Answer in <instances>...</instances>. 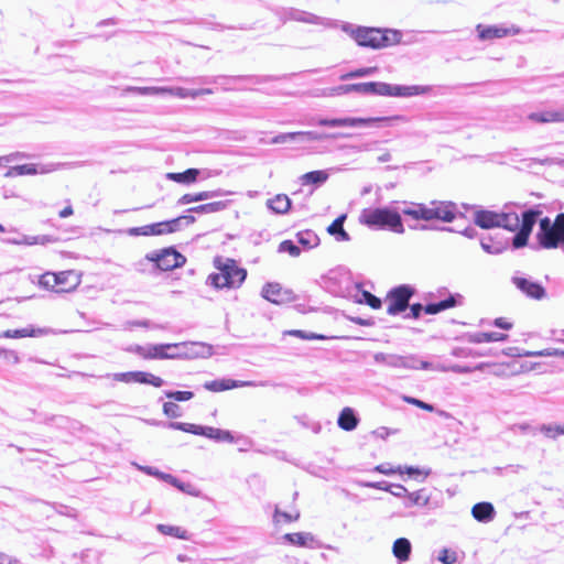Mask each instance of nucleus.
<instances>
[{"label":"nucleus","instance_id":"1","mask_svg":"<svg viewBox=\"0 0 564 564\" xmlns=\"http://www.w3.org/2000/svg\"><path fill=\"white\" fill-rule=\"evenodd\" d=\"M541 215L542 210L535 207L524 210L520 218L512 206L506 205L500 212L477 209L474 213V223L482 229L503 228L516 232L512 237V247L520 249L527 246L532 229Z\"/></svg>","mask_w":564,"mask_h":564},{"label":"nucleus","instance_id":"2","mask_svg":"<svg viewBox=\"0 0 564 564\" xmlns=\"http://www.w3.org/2000/svg\"><path fill=\"white\" fill-rule=\"evenodd\" d=\"M341 30L362 47L380 50L401 43L402 33L394 29L358 26L344 23Z\"/></svg>","mask_w":564,"mask_h":564},{"label":"nucleus","instance_id":"3","mask_svg":"<svg viewBox=\"0 0 564 564\" xmlns=\"http://www.w3.org/2000/svg\"><path fill=\"white\" fill-rule=\"evenodd\" d=\"M359 223L372 230L388 229L395 234L405 230L400 213L391 207L365 208L359 215Z\"/></svg>","mask_w":564,"mask_h":564},{"label":"nucleus","instance_id":"4","mask_svg":"<svg viewBox=\"0 0 564 564\" xmlns=\"http://www.w3.org/2000/svg\"><path fill=\"white\" fill-rule=\"evenodd\" d=\"M214 265L218 272L209 274L206 282L215 289L239 288L247 278V271L239 268L234 259L216 257Z\"/></svg>","mask_w":564,"mask_h":564},{"label":"nucleus","instance_id":"5","mask_svg":"<svg viewBox=\"0 0 564 564\" xmlns=\"http://www.w3.org/2000/svg\"><path fill=\"white\" fill-rule=\"evenodd\" d=\"M392 120L405 121L403 116L393 117H370V118H358V117H344V118H312L308 122L311 126L340 128V127H373L383 122H390Z\"/></svg>","mask_w":564,"mask_h":564},{"label":"nucleus","instance_id":"6","mask_svg":"<svg viewBox=\"0 0 564 564\" xmlns=\"http://www.w3.org/2000/svg\"><path fill=\"white\" fill-rule=\"evenodd\" d=\"M178 344H149L145 346L135 345L129 350L139 355L144 359H176V358H194L198 357V351H177L169 352L170 349L182 348Z\"/></svg>","mask_w":564,"mask_h":564},{"label":"nucleus","instance_id":"7","mask_svg":"<svg viewBox=\"0 0 564 564\" xmlns=\"http://www.w3.org/2000/svg\"><path fill=\"white\" fill-rule=\"evenodd\" d=\"M377 364H383L391 368H404V369H423L429 370L432 368V364L426 360H421L415 355L401 356L395 354L377 352L373 356Z\"/></svg>","mask_w":564,"mask_h":564},{"label":"nucleus","instance_id":"8","mask_svg":"<svg viewBox=\"0 0 564 564\" xmlns=\"http://www.w3.org/2000/svg\"><path fill=\"white\" fill-rule=\"evenodd\" d=\"M430 86H404V85H392L381 82H372L371 95L378 96H392V97H412L419 95H425L430 93Z\"/></svg>","mask_w":564,"mask_h":564},{"label":"nucleus","instance_id":"9","mask_svg":"<svg viewBox=\"0 0 564 564\" xmlns=\"http://www.w3.org/2000/svg\"><path fill=\"white\" fill-rule=\"evenodd\" d=\"M145 259L154 263V268L161 271H171L185 264L186 258L174 248H165L160 252L153 251Z\"/></svg>","mask_w":564,"mask_h":564},{"label":"nucleus","instance_id":"10","mask_svg":"<svg viewBox=\"0 0 564 564\" xmlns=\"http://www.w3.org/2000/svg\"><path fill=\"white\" fill-rule=\"evenodd\" d=\"M414 293V288L409 284H401L390 290L387 295L389 302L387 313L395 316L404 312L409 307L410 300Z\"/></svg>","mask_w":564,"mask_h":564},{"label":"nucleus","instance_id":"11","mask_svg":"<svg viewBox=\"0 0 564 564\" xmlns=\"http://www.w3.org/2000/svg\"><path fill=\"white\" fill-rule=\"evenodd\" d=\"M536 238L540 246L545 249L556 248L561 241L563 242L562 229L557 225V217L554 223L549 217L541 218Z\"/></svg>","mask_w":564,"mask_h":564},{"label":"nucleus","instance_id":"12","mask_svg":"<svg viewBox=\"0 0 564 564\" xmlns=\"http://www.w3.org/2000/svg\"><path fill=\"white\" fill-rule=\"evenodd\" d=\"M261 295L267 301L276 305L291 303L295 300L292 290L284 289L280 283L276 282L265 283L262 288Z\"/></svg>","mask_w":564,"mask_h":564},{"label":"nucleus","instance_id":"13","mask_svg":"<svg viewBox=\"0 0 564 564\" xmlns=\"http://www.w3.org/2000/svg\"><path fill=\"white\" fill-rule=\"evenodd\" d=\"M61 163H48V164H21L11 166L6 173L7 177L21 176V175H35L46 174L57 171L62 167Z\"/></svg>","mask_w":564,"mask_h":564},{"label":"nucleus","instance_id":"14","mask_svg":"<svg viewBox=\"0 0 564 564\" xmlns=\"http://www.w3.org/2000/svg\"><path fill=\"white\" fill-rule=\"evenodd\" d=\"M476 30L478 32V37L481 41H488V40H494V39H502V37L511 36V35H518L521 32L520 28L517 25H513V24L510 26L478 24L476 26Z\"/></svg>","mask_w":564,"mask_h":564},{"label":"nucleus","instance_id":"15","mask_svg":"<svg viewBox=\"0 0 564 564\" xmlns=\"http://www.w3.org/2000/svg\"><path fill=\"white\" fill-rule=\"evenodd\" d=\"M116 381L131 383H144L151 384L153 387L160 388L164 384V380L160 377H156L150 372L145 371H128V372H118L112 375Z\"/></svg>","mask_w":564,"mask_h":564},{"label":"nucleus","instance_id":"16","mask_svg":"<svg viewBox=\"0 0 564 564\" xmlns=\"http://www.w3.org/2000/svg\"><path fill=\"white\" fill-rule=\"evenodd\" d=\"M283 20L284 21H297V22H303V23H308V24L323 25V26H326V28H330V26L334 25L333 21L327 19V18L318 17V15L313 14L311 12L299 10V9H294V8H289V9L284 10V12H283Z\"/></svg>","mask_w":564,"mask_h":564},{"label":"nucleus","instance_id":"17","mask_svg":"<svg viewBox=\"0 0 564 564\" xmlns=\"http://www.w3.org/2000/svg\"><path fill=\"white\" fill-rule=\"evenodd\" d=\"M332 292L343 297L352 296L356 302L365 303L375 310L380 308L382 305V302L379 297L368 291L361 290L358 284H355L351 288L347 286L345 291L332 290Z\"/></svg>","mask_w":564,"mask_h":564},{"label":"nucleus","instance_id":"18","mask_svg":"<svg viewBox=\"0 0 564 564\" xmlns=\"http://www.w3.org/2000/svg\"><path fill=\"white\" fill-rule=\"evenodd\" d=\"M283 540L296 546L308 549L326 547L328 550L337 551V547L333 545L324 546L311 532L285 533L283 535Z\"/></svg>","mask_w":564,"mask_h":564},{"label":"nucleus","instance_id":"19","mask_svg":"<svg viewBox=\"0 0 564 564\" xmlns=\"http://www.w3.org/2000/svg\"><path fill=\"white\" fill-rule=\"evenodd\" d=\"M511 280L516 288L530 299L542 300L546 295V291L542 284L528 278L513 275Z\"/></svg>","mask_w":564,"mask_h":564},{"label":"nucleus","instance_id":"20","mask_svg":"<svg viewBox=\"0 0 564 564\" xmlns=\"http://www.w3.org/2000/svg\"><path fill=\"white\" fill-rule=\"evenodd\" d=\"M432 220L452 223L457 215V207L452 202L432 200Z\"/></svg>","mask_w":564,"mask_h":564},{"label":"nucleus","instance_id":"21","mask_svg":"<svg viewBox=\"0 0 564 564\" xmlns=\"http://www.w3.org/2000/svg\"><path fill=\"white\" fill-rule=\"evenodd\" d=\"M175 221L166 220L160 221L151 225H145L142 227H135L130 230L132 235H142V236H160L164 234L174 232L173 224Z\"/></svg>","mask_w":564,"mask_h":564},{"label":"nucleus","instance_id":"22","mask_svg":"<svg viewBox=\"0 0 564 564\" xmlns=\"http://www.w3.org/2000/svg\"><path fill=\"white\" fill-rule=\"evenodd\" d=\"M167 426L173 430H178L195 435H202L210 440H214L215 432L217 430L216 427L212 426H203L184 422H171L167 424Z\"/></svg>","mask_w":564,"mask_h":564},{"label":"nucleus","instance_id":"23","mask_svg":"<svg viewBox=\"0 0 564 564\" xmlns=\"http://www.w3.org/2000/svg\"><path fill=\"white\" fill-rule=\"evenodd\" d=\"M528 119L536 123L564 122V108L531 112Z\"/></svg>","mask_w":564,"mask_h":564},{"label":"nucleus","instance_id":"24","mask_svg":"<svg viewBox=\"0 0 564 564\" xmlns=\"http://www.w3.org/2000/svg\"><path fill=\"white\" fill-rule=\"evenodd\" d=\"M256 386L252 381H238L232 379H218L213 381H207L204 383V388L208 391L213 392H220L230 390L234 388H241V387H251Z\"/></svg>","mask_w":564,"mask_h":564},{"label":"nucleus","instance_id":"25","mask_svg":"<svg viewBox=\"0 0 564 564\" xmlns=\"http://www.w3.org/2000/svg\"><path fill=\"white\" fill-rule=\"evenodd\" d=\"M463 296L460 294H449L445 300L435 303H429L424 306V312L430 315L437 314L445 310L460 305Z\"/></svg>","mask_w":564,"mask_h":564},{"label":"nucleus","instance_id":"26","mask_svg":"<svg viewBox=\"0 0 564 564\" xmlns=\"http://www.w3.org/2000/svg\"><path fill=\"white\" fill-rule=\"evenodd\" d=\"M231 194L230 192L224 191V189H215V191H204L195 194H184L182 197L178 198L177 205L183 206L196 202H203L207 200L214 197H220L225 195Z\"/></svg>","mask_w":564,"mask_h":564},{"label":"nucleus","instance_id":"27","mask_svg":"<svg viewBox=\"0 0 564 564\" xmlns=\"http://www.w3.org/2000/svg\"><path fill=\"white\" fill-rule=\"evenodd\" d=\"M471 516L478 522L488 523L494 520L496 510L491 502L482 501L474 505Z\"/></svg>","mask_w":564,"mask_h":564},{"label":"nucleus","instance_id":"28","mask_svg":"<svg viewBox=\"0 0 564 564\" xmlns=\"http://www.w3.org/2000/svg\"><path fill=\"white\" fill-rule=\"evenodd\" d=\"M402 214L405 216H410L416 220H432V204H415L412 203L409 207L402 209Z\"/></svg>","mask_w":564,"mask_h":564},{"label":"nucleus","instance_id":"29","mask_svg":"<svg viewBox=\"0 0 564 564\" xmlns=\"http://www.w3.org/2000/svg\"><path fill=\"white\" fill-rule=\"evenodd\" d=\"M338 426L347 432L354 431L359 424V417L352 408H344L337 419Z\"/></svg>","mask_w":564,"mask_h":564},{"label":"nucleus","instance_id":"30","mask_svg":"<svg viewBox=\"0 0 564 564\" xmlns=\"http://www.w3.org/2000/svg\"><path fill=\"white\" fill-rule=\"evenodd\" d=\"M296 141H322L326 139L350 138V133H323L317 131H296Z\"/></svg>","mask_w":564,"mask_h":564},{"label":"nucleus","instance_id":"31","mask_svg":"<svg viewBox=\"0 0 564 564\" xmlns=\"http://www.w3.org/2000/svg\"><path fill=\"white\" fill-rule=\"evenodd\" d=\"M431 496L425 488L419 489L413 492H409L403 500V506L405 508H412L414 506L417 507H427L430 505Z\"/></svg>","mask_w":564,"mask_h":564},{"label":"nucleus","instance_id":"32","mask_svg":"<svg viewBox=\"0 0 564 564\" xmlns=\"http://www.w3.org/2000/svg\"><path fill=\"white\" fill-rule=\"evenodd\" d=\"M292 202L285 194H278L267 200V207L274 214L284 215L291 209Z\"/></svg>","mask_w":564,"mask_h":564},{"label":"nucleus","instance_id":"33","mask_svg":"<svg viewBox=\"0 0 564 564\" xmlns=\"http://www.w3.org/2000/svg\"><path fill=\"white\" fill-rule=\"evenodd\" d=\"M347 218L346 214L338 216L328 227L327 232L335 237L337 241H349L350 236L344 229V223Z\"/></svg>","mask_w":564,"mask_h":564},{"label":"nucleus","instance_id":"34","mask_svg":"<svg viewBox=\"0 0 564 564\" xmlns=\"http://www.w3.org/2000/svg\"><path fill=\"white\" fill-rule=\"evenodd\" d=\"M8 243L11 245H25V246H33V245H46L48 242L53 241V238L51 236L42 235V236H28V235H20L18 238H9L6 240Z\"/></svg>","mask_w":564,"mask_h":564},{"label":"nucleus","instance_id":"35","mask_svg":"<svg viewBox=\"0 0 564 564\" xmlns=\"http://www.w3.org/2000/svg\"><path fill=\"white\" fill-rule=\"evenodd\" d=\"M166 94L176 96L178 98H197L203 95H212L213 90L209 88H202V89H187L183 87H165Z\"/></svg>","mask_w":564,"mask_h":564},{"label":"nucleus","instance_id":"36","mask_svg":"<svg viewBox=\"0 0 564 564\" xmlns=\"http://www.w3.org/2000/svg\"><path fill=\"white\" fill-rule=\"evenodd\" d=\"M412 551L411 542L406 538H399L393 542L392 553L399 562H406Z\"/></svg>","mask_w":564,"mask_h":564},{"label":"nucleus","instance_id":"37","mask_svg":"<svg viewBox=\"0 0 564 564\" xmlns=\"http://www.w3.org/2000/svg\"><path fill=\"white\" fill-rule=\"evenodd\" d=\"M508 338L507 334L498 332H480L469 336V341L475 344L503 341Z\"/></svg>","mask_w":564,"mask_h":564},{"label":"nucleus","instance_id":"38","mask_svg":"<svg viewBox=\"0 0 564 564\" xmlns=\"http://www.w3.org/2000/svg\"><path fill=\"white\" fill-rule=\"evenodd\" d=\"M200 171L198 169L191 167L181 173H167L166 177L176 183L191 184L197 180Z\"/></svg>","mask_w":564,"mask_h":564},{"label":"nucleus","instance_id":"39","mask_svg":"<svg viewBox=\"0 0 564 564\" xmlns=\"http://www.w3.org/2000/svg\"><path fill=\"white\" fill-rule=\"evenodd\" d=\"M486 364L480 362L477 366L469 367V366H463V365H452V366H444V365H437L433 366L430 370H438L443 372L452 371L455 373H470L474 370H482L485 368Z\"/></svg>","mask_w":564,"mask_h":564},{"label":"nucleus","instance_id":"40","mask_svg":"<svg viewBox=\"0 0 564 564\" xmlns=\"http://www.w3.org/2000/svg\"><path fill=\"white\" fill-rule=\"evenodd\" d=\"M227 207V203L226 202H212V203H206V204H202V205H198V206H195V207H191L187 209V213H194V214H213V213H218V212H221L224 209H226Z\"/></svg>","mask_w":564,"mask_h":564},{"label":"nucleus","instance_id":"41","mask_svg":"<svg viewBox=\"0 0 564 564\" xmlns=\"http://www.w3.org/2000/svg\"><path fill=\"white\" fill-rule=\"evenodd\" d=\"M328 173L324 170L312 171L303 174L301 181L303 185L314 184L323 185L328 180Z\"/></svg>","mask_w":564,"mask_h":564},{"label":"nucleus","instance_id":"42","mask_svg":"<svg viewBox=\"0 0 564 564\" xmlns=\"http://www.w3.org/2000/svg\"><path fill=\"white\" fill-rule=\"evenodd\" d=\"M297 242L304 248L312 249L318 246L319 238L313 230H303L296 234Z\"/></svg>","mask_w":564,"mask_h":564},{"label":"nucleus","instance_id":"43","mask_svg":"<svg viewBox=\"0 0 564 564\" xmlns=\"http://www.w3.org/2000/svg\"><path fill=\"white\" fill-rule=\"evenodd\" d=\"M156 529L160 533L165 534V535L175 536L181 540L189 539V533L185 529H182L181 527L169 525V524H158Z\"/></svg>","mask_w":564,"mask_h":564},{"label":"nucleus","instance_id":"44","mask_svg":"<svg viewBox=\"0 0 564 564\" xmlns=\"http://www.w3.org/2000/svg\"><path fill=\"white\" fill-rule=\"evenodd\" d=\"M539 431L544 434L547 438L556 440L558 436L564 435V423L563 424H542Z\"/></svg>","mask_w":564,"mask_h":564},{"label":"nucleus","instance_id":"45","mask_svg":"<svg viewBox=\"0 0 564 564\" xmlns=\"http://www.w3.org/2000/svg\"><path fill=\"white\" fill-rule=\"evenodd\" d=\"M127 93H133L141 96H156V95H166L165 87H134L129 86L126 89Z\"/></svg>","mask_w":564,"mask_h":564},{"label":"nucleus","instance_id":"46","mask_svg":"<svg viewBox=\"0 0 564 564\" xmlns=\"http://www.w3.org/2000/svg\"><path fill=\"white\" fill-rule=\"evenodd\" d=\"M55 275H61L57 282V289L56 292H67L72 288H74L77 284V281H74V283L67 285L69 278H75V274L73 271H62L58 273H55Z\"/></svg>","mask_w":564,"mask_h":564},{"label":"nucleus","instance_id":"47","mask_svg":"<svg viewBox=\"0 0 564 564\" xmlns=\"http://www.w3.org/2000/svg\"><path fill=\"white\" fill-rule=\"evenodd\" d=\"M180 345L183 346V347L182 348H177V349H170L169 352H177V351L193 352V351H198L199 352L198 356H204L205 350L208 352L209 349H210V347H207L206 345L198 344V343H191V344L182 343Z\"/></svg>","mask_w":564,"mask_h":564},{"label":"nucleus","instance_id":"48","mask_svg":"<svg viewBox=\"0 0 564 564\" xmlns=\"http://www.w3.org/2000/svg\"><path fill=\"white\" fill-rule=\"evenodd\" d=\"M59 278H61V275H55V273H53V272H46L40 276L39 284H40V286H42L46 290H52V291L56 292V289H57L56 280H58Z\"/></svg>","mask_w":564,"mask_h":564},{"label":"nucleus","instance_id":"49","mask_svg":"<svg viewBox=\"0 0 564 564\" xmlns=\"http://www.w3.org/2000/svg\"><path fill=\"white\" fill-rule=\"evenodd\" d=\"M36 333H42L41 329L35 330L33 328H21V329H8L3 333V337L6 338H22V337H33Z\"/></svg>","mask_w":564,"mask_h":564},{"label":"nucleus","instance_id":"50","mask_svg":"<svg viewBox=\"0 0 564 564\" xmlns=\"http://www.w3.org/2000/svg\"><path fill=\"white\" fill-rule=\"evenodd\" d=\"M525 357H564V349L546 348L538 351H525L522 354Z\"/></svg>","mask_w":564,"mask_h":564},{"label":"nucleus","instance_id":"51","mask_svg":"<svg viewBox=\"0 0 564 564\" xmlns=\"http://www.w3.org/2000/svg\"><path fill=\"white\" fill-rule=\"evenodd\" d=\"M377 68L376 67H362V68H358V69H355V70H351L347 74H344L340 76V79L341 80H347V79H350V78H361V77H367V76H371L376 73Z\"/></svg>","mask_w":564,"mask_h":564},{"label":"nucleus","instance_id":"52","mask_svg":"<svg viewBox=\"0 0 564 564\" xmlns=\"http://www.w3.org/2000/svg\"><path fill=\"white\" fill-rule=\"evenodd\" d=\"M284 335L294 336L304 340H313V339H325V336L312 333V332H305L301 329H291L285 330Z\"/></svg>","mask_w":564,"mask_h":564},{"label":"nucleus","instance_id":"53","mask_svg":"<svg viewBox=\"0 0 564 564\" xmlns=\"http://www.w3.org/2000/svg\"><path fill=\"white\" fill-rule=\"evenodd\" d=\"M279 252H286L292 257H299L301 254V249L292 240H283L279 245Z\"/></svg>","mask_w":564,"mask_h":564},{"label":"nucleus","instance_id":"54","mask_svg":"<svg viewBox=\"0 0 564 564\" xmlns=\"http://www.w3.org/2000/svg\"><path fill=\"white\" fill-rule=\"evenodd\" d=\"M164 395L167 399H171V400H174V401H178V402H183V401L191 400L194 397V393L192 391H171V390H167V391H164Z\"/></svg>","mask_w":564,"mask_h":564},{"label":"nucleus","instance_id":"55","mask_svg":"<svg viewBox=\"0 0 564 564\" xmlns=\"http://www.w3.org/2000/svg\"><path fill=\"white\" fill-rule=\"evenodd\" d=\"M510 431L513 434H522V435H524V434L535 435V433H536V429L528 423L513 424L510 426Z\"/></svg>","mask_w":564,"mask_h":564},{"label":"nucleus","instance_id":"56","mask_svg":"<svg viewBox=\"0 0 564 564\" xmlns=\"http://www.w3.org/2000/svg\"><path fill=\"white\" fill-rule=\"evenodd\" d=\"M437 558L443 564H454L457 561V553L448 549H442Z\"/></svg>","mask_w":564,"mask_h":564},{"label":"nucleus","instance_id":"57","mask_svg":"<svg viewBox=\"0 0 564 564\" xmlns=\"http://www.w3.org/2000/svg\"><path fill=\"white\" fill-rule=\"evenodd\" d=\"M195 217L193 215H183L177 218L172 219L171 221H175L173 224L174 232L180 230L183 226H188L195 223Z\"/></svg>","mask_w":564,"mask_h":564},{"label":"nucleus","instance_id":"58","mask_svg":"<svg viewBox=\"0 0 564 564\" xmlns=\"http://www.w3.org/2000/svg\"><path fill=\"white\" fill-rule=\"evenodd\" d=\"M163 413L167 417L176 419L181 416L180 406L174 402H165L163 404Z\"/></svg>","mask_w":564,"mask_h":564},{"label":"nucleus","instance_id":"59","mask_svg":"<svg viewBox=\"0 0 564 564\" xmlns=\"http://www.w3.org/2000/svg\"><path fill=\"white\" fill-rule=\"evenodd\" d=\"M403 400L409 403V404H412V405H415L422 410H425V411H429V412H433L434 411V405L431 404V403H426L420 399H416V398H413V397H403Z\"/></svg>","mask_w":564,"mask_h":564},{"label":"nucleus","instance_id":"60","mask_svg":"<svg viewBox=\"0 0 564 564\" xmlns=\"http://www.w3.org/2000/svg\"><path fill=\"white\" fill-rule=\"evenodd\" d=\"M377 473L390 476L393 474H403L402 466H398L397 468L390 467L389 464H380L377 465L373 469Z\"/></svg>","mask_w":564,"mask_h":564},{"label":"nucleus","instance_id":"61","mask_svg":"<svg viewBox=\"0 0 564 564\" xmlns=\"http://www.w3.org/2000/svg\"><path fill=\"white\" fill-rule=\"evenodd\" d=\"M480 246L485 252L490 253V254H498L503 249L502 246L495 245L490 240H487V239H481Z\"/></svg>","mask_w":564,"mask_h":564},{"label":"nucleus","instance_id":"62","mask_svg":"<svg viewBox=\"0 0 564 564\" xmlns=\"http://www.w3.org/2000/svg\"><path fill=\"white\" fill-rule=\"evenodd\" d=\"M402 469L403 474H406L410 477L423 476V478H426L431 474L430 469H420L419 467L413 466H404Z\"/></svg>","mask_w":564,"mask_h":564},{"label":"nucleus","instance_id":"63","mask_svg":"<svg viewBox=\"0 0 564 564\" xmlns=\"http://www.w3.org/2000/svg\"><path fill=\"white\" fill-rule=\"evenodd\" d=\"M214 441L232 443L235 437L230 431L217 429L215 432Z\"/></svg>","mask_w":564,"mask_h":564},{"label":"nucleus","instance_id":"64","mask_svg":"<svg viewBox=\"0 0 564 564\" xmlns=\"http://www.w3.org/2000/svg\"><path fill=\"white\" fill-rule=\"evenodd\" d=\"M372 82L351 84L352 93L361 95H371Z\"/></svg>","mask_w":564,"mask_h":564}]
</instances>
